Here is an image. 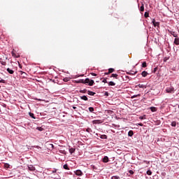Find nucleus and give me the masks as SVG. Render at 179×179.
Wrapping results in <instances>:
<instances>
[{"instance_id":"8","label":"nucleus","mask_w":179,"mask_h":179,"mask_svg":"<svg viewBox=\"0 0 179 179\" xmlns=\"http://www.w3.org/2000/svg\"><path fill=\"white\" fill-rule=\"evenodd\" d=\"M173 43L176 45H179V38L178 37H176V38H175Z\"/></svg>"},{"instance_id":"33","label":"nucleus","mask_w":179,"mask_h":179,"mask_svg":"<svg viewBox=\"0 0 179 179\" xmlns=\"http://www.w3.org/2000/svg\"><path fill=\"white\" fill-rule=\"evenodd\" d=\"M147 174L148 176H152V171L150 170L147 171Z\"/></svg>"},{"instance_id":"22","label":"nucleus","mask_w":179,"mask_h":179,"mask_svg":"<svg viewBox=\"0 0 179 179\" xmlns=\"http://www.w3.org/2000/svg\"><path fill=\"white\" fill-rule=\"evenodd\" d=\"M63 169H64V170H69V168L68 167V165L67 164H64L63 166Z\"/></svg>"},{"instance_id":"53","label":"nucleus","mask_w":179,"mask_h":179,"mask_svg":"<svg viewBox=\"0 0 179 179\" xmlns=\"http://www.w3.org/2000/svg\"><path fill=\"white\" fill-rule=\"evenodd\" d=\"M105 75H110V73H105Z\"/></svg>"},{"instance_id":"47","label":"nucleus","mask_w":179,"mask_h":179,"mask_svg":"<svg viewBox=\"0 0 179 179\" xmlns=\"http://www.w3.org/2000/svg\"><path fill=\"white\" fill-rule=\"evenodd\" d=\"M0 83H5V80H0Z\"/></svg>"},{"instance_id":"34","label":"nucleus","mask_w":179,"mask_h":179,"mask_svg":"<svg viewBox=\"0 0 179 179\" xmlns=\"http://www.w3.org/2000/svg\"><path fill=\"white\" fill-rule=\"evenodd\" d=\"M140 120H146V116L145 115H143V116H141L139 117Z\"/></svg>"},{"instance_id":"49","label":"nucleus","mask_w":179,"mask_h":179,"mask_svg":"<svg viewBox=\"0 0 179 179\" xmlns=\"http://www.w3.org/2000/svg\"><path fill=\"white\" fill-rule=\"evenodd\" d=\"M141 94H137V95H134L133 96V97H140Z\"/></svg>"},{"instance_id":"1","label":"nucleus","mask_w":179,"mask_h":179,"mask_svg":"<svg viewBox=\"0 0 179 179\" xmlns=\"http://www.w3.org/2000/svg\"><path fill=\"white\" fill-rule=\"evenodd\" d=\"M85 85H88L89 86H93V85H94V80H90L89 78H86L85 80Z\"/></svg>"},{"instance_id":"45","label":"nucleus","mask_w":179,"mask_h":179,"mask_svg":"<svg viewBox=\"0 0 179 179\" xmlns=\"http://www.w3.org/2000/svg\"><path fill=\"white\" fill-rule=\"evenodd\" d=\"M91 75L92 76H97V74L94 73H91Z\"/></svg>"},{"instance_id":"12","label":"nucleus","mask_w":179,"mask_h":179,"mask_svg":"<svg viewBox=\"0 0 179 179\" xmlns=\"http://www.w3.org/2000/svg\"><path fill=\"white\" fill-rule=\"evenodd\" d=\"M0 64H1V65L3 66H6V62L2 60V59H0Z\"/></svg>"},{"instance_id":"31","label":"nucleus","mask_w":179,"mask_h":179,"mask_svg":"<svg viewBox=\"0 0 179 179\" xmlns=\"http://www.w3.org/2000/svg\"><path fill=\"white\" fill-rule=\"evenodd\" d=\"M138 87L141 88V89H143V87H145V85H142V84H138L137 85Z\"/></svg>"},{"instance_id":"5","label":"nucleus","mask_w":179,"mask_h":179,"mask_svg":"<svg viewBox=\"0 0 179 179\" xmlns=\"http://www.w3.org/2000/svg\"><path fill=\"white\" fill-rule=\"evenodd\" d=\"M28 169L29 171H34L36 170V167H34L33 165H29Z\"/></svg>"},{"instance_id":"32","label":"nucleus","mask_w":179,"mask_h":179,"mask_svg":"<svg viewBox=\"0 0 179 179\" xmlns=\"http://www.w3.org/2000/svg\"><path fill=\"white\" fill-rule=\"evenodd\" d=\"M30 117H31V118H34V120H36V117H34V113H29Z\"/></svg>"},{"instance_id":"15","label":"nucleus","mask_w":179,"mask_h":179,"mask_svg":"<svg viewBox=\"0 0 179 179\" xmlns=\"http://www.w3.org/2000/svg\"><path fill=\"white\" fill-rule=\"evenodd\" d=\"M110 78H115V79H118V74H111Z\"/></svg>"},{"instance_id":"39","label":"nucleus","mask_w":179,"mask_h":179,"mask_svg":"<svg viewBox=\"0 0 179 179\" xmlns=\"http://www.w3.org/2000/svg\"><path fill=\"white\" fill-rule=\"evenodd\" d=\"M86 131H87V132H89V134H90V132H92V129H90V128H87V129H86Z\"/></svg>"},{"instance_id":"10","label":"nucleus","mask_w":179,"mask_h":179,"mask_svg":"<svg viewBox=\"0 0 179 179\" xmlns=\"http://www.w3.org/2000/svg\"><path fill=\"white\" fill-rule=\"evenodd\" d=\"M87 93L89 94V96H94V94H96V92L92 91H87Z\"/></svg>"},{"instance_id":"56","label":"nucleus","mask_w":179,"mask_h":179,"mask_svg":"<svg viewBox=\"0 0 179 179\" xmlns=\"http://www.w3.org/2000/svg\"><path fill=\"white\" fill-rule=\"evenodd\" d=\"M0 88H1V85H0Z\"/></svg>"},{"instance_id":"41","label":"nucleus","mask_w":179,"mask_h":179,"mask_svg":"<svg viewBox=\"0 0 179 179\" xmlns=\"http://www.w3.org/2000/svg\"><path fill=\"white\" fill-rule=\"evenodd\" d=\"M60 153H62L63 155H66V152H65V150H59Z\"/></svg>"},{"instance_id":"4","label":"nucleus","mask_w":179,"mask_h":179,"mask_svg":"<svg viewBox=\"0 0 179 179\" xmlns=\"http://www.w3.org/2000/svg\"><path fill=\"white\" fill-rule=\"evenodd\" d=\"M76 176H83V173L80 170H77L75 171Z\"/></svg>"},{"instance_id":"23","label":"nucleus","mask_w":179,"mask_h":179,"mask_svg":"<svg viewBox=\"0 0 179 179\" xmlns=\"http://www.w3.org/2000/svg\"><path fill=\"white\" fill-rule=\"evenodd\" d=\"M140 10L141 12H143V10H145V6H143V4H142V6H141Z\"/></svg>"},{"instance_id":"38","label":"nucleus","mask_w":179,"mask_h":179,"mask_svg":"<svg viewBox=\"0 0 179 179\" xmlns=\"http://www.w3.org/2000/svg\"><path fill=\"white\" fill-rule=\"evenodd\" d=\"M80 93H87V90H83L80 91Z\"/></svg>"},{"instance_id":"36","label":"nucleus","mask_w":179,"mask_h":179,"mask_svg":"<svg viewBox=\"0 0 179 179\" xmlns=\"http://www.w3.org/2000/svg\"><path fill=\"white\" fill-rule=\"evenodd\" d=\"M111 179H120V176H112Z\"/></svg>"},{"instance_id":"13","label":"nucleus","mask_w":179,"mask_h":179,"mask_svg":"<svg viewBox=\"0 0 179 179\" xmlns=\"http://www.w3.org/2000/svg\"><path fill=\"white\" fill-rule=\"evenodd\" d=\"M141 75H142V76L143 77V78H146V76H148V73H147V71H143L142 73H141Z\"/></svg>"},{"instance_id":"6","label":"nucleus","mask_w":179,"mask_h":179,"mask_svg":"<svg viewBox=\"0 0 179 179\" xmlns=\"http://www.w3.org/2000/svg\"><path fill=\"white\" fill-rule=\"evenodd\" d=\"M108 162H110V159H108V157L105 156V157L103 158V163H108Z\"/></svg>"},{"instance_id":"37","label":"nucleus","mask_w":179,"mask_h":179,"mask_svg":"<svg viewBox=\"0 0 179 179\" xmlns=\"http://www.w3.org/2000/svg\"><path fill=\"white\" fill-rule=\"evenodd\" d=\"M145 17H149V13L145 12L144 14Z\"/></svg>"},{"instance_id":"20","label":"nucleus","mask_w":179,"mask_h":179,"mask_svg":"<svg viewBox=\"0 0 179 179\" xmlns=\"http://www.w3.org/2000/svg\"><path fill=\"white\" fill-rule=\"evenodd\" d=\"M101 120H94V124H101Z\"/></svg>"},{"instance_id":"46","label":"nucleus","mask_w":179,"mask_h":179,"mask_svg":"<svg viewBox=\"0 0 179 179\" xmlns=\"http://www.w3.org/2000/svg\"><path fill=\"white\" fill-rule=\"evenodd\" d=\"M129 174H134V171L130 170V171H129Z\"/></svg>"},{"instance_id":"7","label":"nucleus","mask_w":179,"mask_h":179,"mask_svg":"<svg viewBox=\"0 0 179 179\" xmlns=\"http://www.w3.org/2000/svg\"><path fill=\"white\" fill-rule=\"evenodd\" d=\"M92 169L94 171H95L96 173H98L99 171V168H97V166H94V165H92Z\"/></svg>"},{"instance_id":"27","label":"nucleus","mask_w":179,"mask_h":179,"mask_svg":"<svg viewBox=\"0 0 179 179\" xmlns=\"http://www.w3.org/2000/svg\"><path fill=\"white\" fill-rule=\"evenodd\" d=\"M5 169H9L10 167V165L9 164H4Z\"/></svg>"},{"instance_id":"48","label":"nucleus","mask_w":179,"mask_h":179,"mask_svg":"<svg viewBox=\"0 0 179 179\" xmlns=\"http://www.w3.org/2000/svg\"><path fill=\"white\" fill-rule=\"evenodd\" d=\"M11 54H12L13 57H16V54H15V52H12Z\"/></svg>"},{"instance_id":"16","label":"nucleus","mask_w":179,"mask_h":179,"mask_svg":"<svg viewBox=\"0 0 179 179\" xmlns=\"http://www.w3.org/2000/svg\"><path fill=\"white\" fill-rule=\"evenodd\" d=\"M128 136H134V131L130 130V131L128 132Z\"/></svg>"},{"instance_id":"24","label":"nucleus","mask_w":179,"mask_h":179,"mask_svg":"<svg viewBox=\"0 0 179 179\" xmlns=\"http://www.w3.org/2000/svg\"><path fill=\"white\" fill-rule=\"evenodd\" d=\"M146 66H148L146 62H143L142 64V68H146Z\"/></svg>"},{"instance_id":"19","label":"nucleus","mask_w":179,"mask_h":179,"mask_svg":"<svg viewBox=\"0 0 179 179\" xmlns=\"http://www.w3.org/2000/svg\"><path fill=\"white\" fill-rule=\"evenodd\" d=\"M150 110L152 113H155V111H157V109L155 107H151Z\"/></svg>"},{"instance_id":"30","label":"nucleus","mask_w":179,"mask_h":179,"mask_svg":"<svg viewBox=\"0 0 179 179\" xmlns=\"http://www.w3.org/2000/svg\"><path fill=\"white\" fill-rule=\"evenodd\" d=\"M137 73H138V72L136 71V72H134V73L127 72V75H135V74H136Z\"/></svg>"},{"instance_id":"17","label":"nucleus","mask_w":179,"mask_h":179,"mask_svg":"<svg viewBox=\"0 0 179 179\" xmlns=\"http://www.w3.org/2000/svg\"><path fill=\"white\" fill-rule=\"evenodd\" d=\"M75 150H76L75 148H71L69 149V152L71 153V155H72V153H75Z\"/></svg>"},{"instance_id":"43","label":"nucleus","mask_w":179,"mask_h":179,"mask_svg":"<svg viewBox=\"0 0 179 179\" xmlns=\"http://www.w3.org/2000/svg\"><path fill=\"white\" fill-rule=\"evenodd\" d=\"M157 71V67H155L153 70V73H156V72Z\"/></svg>"},{"instance_id":"26","label":"nucleus","mask_w":179,"mask_h":179,"mask_svg":"<svg viewBox=\"0 0 179 179\" xmlns=\"http://www.w3.org/2000/svg\"><path fill=\"white\" fill-rule=\"evenodd\" d=\"M89 111H90V113H93V111H94V108H93V107H90V108H89Z\"/></svg>"},{"instance_id":"3","label":"nucleus","mask_w":179,"mask_h":179,"mask_svg":"<svg viewBox=\"0 0 179 179\" xmlns=\"http://www.w3.org/2000/svg\"><path fill=\"white\" fill-rule=\"evenodd\" d=\"M152 24H153V26H155V27H159L160 22H156V20H155V19H154V20H152Z\"/></svg>"},{"instance_id":"35","label":"nucleus","mask_w":179,"mask_h":179,"mask_svg":"<svg viewBox=\"0 0 179 179\" xmlns=\"http://www.w3.org/2000/svg\"><path fill=\"white\" fill-rule=\"evenodd\" d=\"M36 129H38V131H44V129L43 127H37Z\"/></svg>"},{"instance_id":"54","label":"nucleus","mask_w":179,"mask_h":179,"mask_svg":"<svg viewBox=\"0 0 179 179\" xmlns=\"http://www.w3.org/2000/svg\"><path fill=\"white\" fill-rule=\"evenodd\" d=\"M52 173H57V170L53 171Z\"/></svg>"},{"instance_id":"29","label":"nucleus","mask_w":179,"mask_h":179,"mask_svg":"<svg viewBox=\"0 0 179 179\" xmlns=\"http://www.w3.org/2000/svg\"><path fill=\"white\" fill-rule=\"evenodd\" d=\"M78 83H84L85 84V80L80 79L78 81Z\"/></svg>"},{"instance_id":"9","label":"nucleus","mask_w":179,"mask_h":179,"mask_svg":"<svg viewBox=\"0 0 179 179\" xmlns=\"http://www.w3.org/2000/svg\"><path fill=\"white\" fill-rule=\"evenodd\" d=\"M7 72H8V73L10 75H13V73H15V71L9 68L7 69Z\"/></svg>"},{"instance_id":"28","label":"nucleus","mask_w":179,"mask_h":179,"mask_svg":"<svg viewBox=\"0 0 179 179\" xmlns=\"http://www.w3.org/2000/svg\"><path fill=\"white\" fill-rule=\"evenodd\" d=\"M171 127H177V122H171Z\"/></svg>"},{"instance_id":"14","label":"nucleus","mask_w":179,"mask_h":179,"mask_svg":"<svg viewBox=\"0 0 179 179\" xmlns=\"http://www.w3.org/2000/svg\"><path fill=\"white\" fill-rule=\"evenodd\" d=\"M81 100H84L85 101H87V100H89V99H87V96H86L85 95L80 96Z\"/></svg>"},{"instance_id":"42","label":"nucleus","mask_w":179,"mask_h":179,"mask_svg":"<svg viewBox=\"0 0 179 179\" xmlns=\"http://www.w3.org/2000/svg\"><path fill=\"white\" fill-rule=\"evenodd\" d=\"M64 82H69V79L68 78H64Z\"/></svg>"},{"instance_id":"51","label":"nucleus","mask_w":179,"mask_h":179,"mask_svg":"<svg viewBox=\"0 0 179 179\" xmlns=\"http://www.w3.org/2000/svg\"><path fill=\"white\" fill-rule=\"evenodd\" d=\"M105 96H108V92H105Z\"/></svg>"},{"instance_id":"11","label":"nucleus","mask_w":179,"mask_h":179,"mask_svg":"<svg viewBox=\"0 0 179 179\" xmlns=\"http://www.w3.org/2000/svg\"><path fill=\"white\" fill-rule=\"evenodd\" d=\"M170 34H171L173 36L176 37V38L178 36V35L177 34V33H176V32H174V31H171Z\"/></svg>"},{"instance_id":"55","label":"nucleus","mask_w":179,"mask_h":179,"mask_svg":"<svg viewBox=\"0 0 179 179\" xmlns=\"http://www.w3.org/2000/svg\"><path fill=\"white\" fill-rule=\"evenodd\" d=\"M6 59H8V57H6Z\"/></svg>"},{"instance_id":"2","label":"nucleus","mask_w":179,"mask_h":179,"mask_svg":"<svg viewBox=\"0 0 179 179\" xmlns=\"http://www.w3.org/2000/svg\"><path fill=\"white\" fill-rule=\"evenodd\" d=\"M166 93H173L174 92V87H167L166 89Z\"/></svg>"},{"instance_id":"52","label":"nucleus","mask_w":179,"mask_h":179,"mask_svg":"<svg viewBox=\"0 0 179 179\" xmlns=\"http://www.w3.org/2000/svg\"><path fill=\"white\" fill-rule=\"evenodd\" d=\"M73 110H76V106H73Z\"/></svg>"},{"instance_id":"25","label":"nucleus","mask_w":179,"mask_h":179,"mask_svg":"<svg viewBox=\"0 0 179 179\" xmlns=\"http://www.w3.org/2000/svg\"><path fill=\"white\" fill-rule=\"evenodd\" d=\"M21 75H22V76H27V73H26L24 71H20Z\"/></svg>"},{"instance_id":"40","label":"nucleus","mask_w":179,"mask_h":179,"mask_svg":"<svg viewBox=\"0 0 179 179\" xmlns=\"http://www.w3.org/2000/svg\"><path fill=\"white\" fill-rule=\"evenodd\" d=\"M101 139H107V136H106V135H102V136H101Z\"/></svg>"},{"instance_id":"18","label":"nucleus","mask_w":179,"mask_h":179,"mask_svg":"<svg viewBox=\"0 0 179 179\" xmlns=\"http://www.w3.org/2000/svg\"><path fill=\"white\" fill-rule=\"evenodd\" d=\"M108 86H115V83H114L113 81H110L108 83Z\"/></svg>"},{"instance_id":"50","label":"nucleus","mask_w":179,"mask_h":179,"mask_svg":"<svg viewBox=\"0 0 179 179\" xmlns=\"http://www.w3.org/2000/svg\"><path fill=\"white\" fill-rule=\"evenodd\" d=\"M138 125H140V127H143V124L142 123H139Z\"/></svg>"},{"instance_id":"21","label":"nucleus","mask_w":179,"mask_h":179,"mask_svg":"<svg viewBox=\"0 0 179 179\" xmlns=\"http://www.w3.org/2000/svg\"><path fill=\"white\" fill-rule=\"evenodd\" d=\"M114 71H115L114 69L110 68L108 69V73H113Z\"/></svg>"},{"instance_id":"44","label":"nucleus","mask_w":179,"mask_h":179,"mask_svg":"<svg viewBox=\"0 0 179 179\" xmlns=\"http://www.w3.org/2000/svg\"><path fill=\"white\" fill-rule=\"evenodd\" d=\"M103 83H107V78H103Z\"/></svg>"}]
</instances>
